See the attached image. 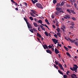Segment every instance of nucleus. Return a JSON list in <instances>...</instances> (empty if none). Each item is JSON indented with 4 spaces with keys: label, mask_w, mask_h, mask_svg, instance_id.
Wrapping results in <instances>:
<instances>
[{
    "label": "nucleus",
    "mask_w": 78,
    "mask_h": 78,
    "mask_svg": "<svg viewBox=\"0 0 78 78\" xmlns=\"http://www.w3.org/2000/svg\"><path fill=\"white\" fill-rule=\"evenodd\" d=\"M11 1L13 3H15V2H14L13 0H11Z\"/></svg>",
    "instance_id": "nucleus-47"
},
{
    "label": "nucleus",
    "mask_w": 78,
    "mask_h": 78,
    "mask_svg": "<svg viewBox=\"0 0 78 78\" xmlns=\"http://www.w3.org/2000/svg\"><path fill=\"white\" fill-rule=\"evenodd\" d=\"M15 9L16 10V11H18V8H16Z\"/></svg>",
    "instance_id": "nucleus-63"
},
{
    "label": "nucleus",
    "mask_w": 78,
    "mask_h": 78,
    "mask_svg": "<svg viewBox=\"0 0 78 78\" xmlns=\"http://www.w3.org/2000/svg\"><path fill=\"white\" fill-rule=\"evenodd\" d=\"M70 25H72V26H74L75 25V24L74 23V22H71L70 23Z\"/></svg>",
    "instance_id": "nucleus-24"
},
{
    "label": "nucleus",
    "mask_w": 78,
    "mask_h": 78,
    "mask_svg": "<svg viewBox=\"0 0 78 78\" xmlns=\"http://www.w3.org/2000/svg\"><path fill=\"white\" fill-rule=\"evenodd\" d=\"M52 19H54L55 18V16L54 15H52Z\"/></svg>",
    "instance_id": "nucleus-62"
},
{
    "label": "nucleus",
    "mask_w": 78,
    "mask_h": 78,
    "mask_svg": "<svg viewBox=\"0 0 78 78\" xmlns=\"http://www.w3.org/2000/svg\"><path fill=\"white\" fill-rule=\"evenodd\" d=\"M44 34L46 35V36H47V37H48V33L47 32H46V31L45 32Z\"/></svg>",
    "instance_id": "nucleus-25"
},
{
    "label": "nucleus",
    "mask_w": 78,
    "mask_h": 78,
    "mask_svg": "<svg viewBox=\"0 0 78 78\" xmlns=\"http://www.w3.org/2000/svg\"><path fill=\"white\" fill-rule=\"evenodd\" d=\"M72 12V13L74 14H76V13L75 12H74V11H73V12Z\"/></svg>",
    "instance_id": "nucleus-51"
},
{
    "label": "nucleus",
    "mask_w": 78,
    "mask_h": 78,
    "mask_svg": "<svg viewBox=\"0 0 78 78\" xmlns=\"http://www.w3.org/2000/svg\"><path fill=\"white\" fill-rule=\"evenodd\" d=\"M56 25L58 27L59 26L58 24V23H56Z\"/></svg>",
    "instance_id": "nucleus-60"
},
{
    "label": "nucleus",
    "mask_w": 78,
    "mask_h": 78,
    "mask_svg": "<svg viewBox=\"0 0 78 78\" xmlns=\"http://www.w3.org/2000/svg\"><path fill=\"white\" fill-rule=\"evenodd\" d=\"M34 20L35 21V22H37V19L36 18H34Z\"/></svg>",
    "instance_id": "nucleus-52"
},
{
    "label": "nucleus",
    "mask_w": 78,
    "mask_h": 78,
    "mask_svg": "<svg viewBox=\"0 0 78 78\" xmlns=\"http://www.w3.org/2000/svg\"><path fill=\"white\" fill-rule=\"evenodd\" d=\"M74 66L73 67V71H75V72L76 73H77V69L78 68L77 66L76 65H74Z\"/></svg>",
    "instance_id": "nucleus-1"
},
{
    "label": "nucleus",
    "mask_w": 78,
    "mask_h": 78,
    "mask_svg": "<svg viewBox=\"0 0 78 78\" xmlns=\"http://www.w3.org/2000/svg\"><path fill=\"white\" fill-rule=\"evenodd\" d=\"M58 72L60 74H62V75H63V73L61 72V71L59 70H58Z\"/></svg>",
    "instance_id": "nucleus-22"
},
{
    "label": "nucleus",
    "mask_w": 78,
    "mask_h": 78,
    "mask_svg": "<svg viewBox=\"0 0 78 78\" xmlns=\"http://www.w3.org/2000/svg\"><path fill=\"white\" fill-rule=\"evenodd\" d=\"M40 27H41V28L43 30L45 31V29L44 28V27L43 26L40 25Z\"/></svg>",
    "instance_id": "nucleus-20"
},
{
    "label": "nucleus",
    "mask_w": 78,
    "mask_h": 78,
    "mask_svg": "<svg viewBox=\"0 0 78 78\" xmlns=\"http://www.w3.org/2000/svg\"><path fill=\"white\" fill-rule=\"evenodd\" d=\"M24 19L25 21V22H26L27 24L28 23V22H27L28 20L25 17L24 18Z\"/></svg>",
    "instance_id": "nucleus-21"
},
{
    "label": "nucleus",
    "mask_w": 78,
    "mask_h": 78,
    "mask_svg": "<svg viewBox=\"0 0 78 78\" xmlns=\"http://www.w3.org/2000/svg\"><path fill=\"white\" fill-rule=\"evenodd\" d=\"M77 5L76 4V3H75L74 4V6L75 7V8L76 9L77 11H78V8L77 6Z\"/></svg>",
    "instance_id": "nucleus-16"
},
{
    "label": "nucleus",
    "mask_w": 78,
    "mask_h": 78,
    "mask_svg": "<svg viewBox=\"0 0 78 78\" xmlns=\"http://www.w3.org/2000/svg\"><path fill=\"white\" fill-rule=\"evenodd\" d=\"M68 47L70 49L72 48V47L70 46H68Z\"/></svg>",
    "instance_id": "nucleus-54"
},
{
    "label": "nucleus",
    "mask_w": 78,
    "mask_h": 78,
    "mask_svg": "<svg viewBox=\"0 0 78 78\" xmlns=\"http://www.w3.org/2000/svg\"><path fill=\"white\" fill-rule=\"evenodd\" d=\"M57 45L60 47H62V45L61 44H57Z\"/></svg>",
    "instance_id": "nucleus-45"
},
{
    "label": "nucleus",
    "mask_w": 78,
    "mask_h": 78,
    "mask_svg": "<svg viewBox=\"0 0 78 78\" xmlns=\"http://www.w3.org/2000/svg\"><path fill=\"white\" fill-rule=\"evenodd\" d=\"M29 30L32 33H34V30L32 29H30Z\"/></svg>",
    "instance_id": "nucleus-34"
},
{
    "label": "nucleus",
    "mask_w": 78,
    "mask_h": 78,
    "mask_svg": "<svg viewBox=\"0 0 78 78\" xmlns=\"http://www.w3.org/2000/svg\"><path fill=\"white\" fill-rule=\"evenodd\" d=\"M62 27L64 29H66V27L64 25H62Z\"/></svg>",
    "instance_id": "nucleus-48"
},
{
    "label": "nucleus",
    "mask_w": 78,
    "mask_h": 78,
    "mask_svg": "<svg viewBox=\"0 0 78 78\" xmlns=\"http://www.w3.org/2000/svg\"><path fill=\"white\" fill-rule=\"evenodd\" d=\"M41 40L43 41L44 40V39L43 37H41Z\"/></svg>",
    "instance_id": "nucleus-58"
},
{
    "label": "nucleus",
    "mask_w": 78,
    "mask_h": 78,
    "mask_svg": "<svg viewBox=\"0 0 78 78\" xmlns=\"http://www.w3.org/2000/svg\"><path fill=\"white\" fill-rule=\"evenodd\" d=\"M30 14L32 16H33V17H36V16L35 15H34V14L32 12H30Z\"/></svg>",
    "instance_id": "nucleus-17"
},
{
    "label": "nucleus",
    "mask_w": 78,
    "mask_h": 78,
    "mask_svg": "<svg viewBox=\"0 0 78 78\" xmlns=\"http://www.w3.org/2000/svg\"><path fill=\"white\" fill-rule=\"evenodd\" d=\"M30 11L35 14H36L37 13V12H36V11H35V10H34L31 9L30 10Z\"/></svg>",
    "instance_id": "nucleus-14"
},
{
    "label": "nucleus",
    "mask_w": 78,
    "mask_h": 78,
    "mask_svg": "<svg viewBox=\"0 0 78 78\" xmlns=\"http://www.w3.org/2000/svg\"><path fill=\"white\" fill-rule=\"evenodd\" d=\"M48 47L49 48H52V46H51V45H49L48 46Z\"/></svg>",
    "instance_id": "nucleus-43"
},
{
    "label": "nucleus",
    "mask_w": 78,
    "mask_h": 78,
    "mask_svg": "<svg viewBox=\"0 0 78 78\" xmlns=\"http://www.w3.org/2000/svg\"><path fill=\"white\" fill-rule=\"evenodd\" d=\"M57 29H56V30L57 31V32H59L60 31V29L58 27H57Z\"/></svg>",
    "instance_id": "nucleus-27"
},
{
    "label": "nucleus",
    "mask_w": 78,
    "mask_h": 78,
    "mask_svg": "<svg viewBox=\"0 0 78 78\" xmlns=\"http://www.w3.org/2000/svg\"><path fill=\"white\" fill-rule=\"evenodd\" d=\"M67 11L69 13H71V12H70V11L69 9H67Z\"/></svg>",
    "instance_id": "nucleus-39"
},
{
    "label": "nucleus",
    "mask_w": 78,
    "mask_h": 78,
    "mask_svg": "<svg viewBox=\"0 0 78 78\" xmlns=\"http://www.w3.org/2000/svg\"><path fill=\"white\" fill-rule=\"evenodd\" d=\"M70 41H71V42H72L73 43H74V41H73V40H70Z\"/></svg>",
    "instance_id": "nucleus-49"
},
{
    "label": "nucleus",
    "mask_w": 78,
    "mask_h": 78,
    "mask_svg": "<svg viewBox=\"0 0 78 78\" xmlns=\"http://www.w3.org/2000/svg\"><path fill=\"white\" fill-rule=\"evenodd\" d=\"M57 35L59 37H61V33L60 32H58L57 33Z\"/></svg>",
    "instance_id": "nucleus-19"
},
{
    "label": "nucleus",
    "mask_w": 78,
    "mask_h": 78,
    "mask_svg": "<svg viewBox=\"0 0 78 78\" xmlns=\"http://www.w3.org/2000/svg\"><path fill=\"white\" fill-rule=\"evenodd\" d=\"M40 29H41V28H40V27H38V31H40Z\"/></svg>",
    "instance_id": "nucleus-46"
},
{
    "label": "nucleus",
    "mask_w": 78,
    "mask_h": 78,
    "mask_svg": "<svg viewBox=\"0 0 78 78\" xmlns=\"http://www.w3.org/2000/svg\"><path fill=\"white\" fill-rule=\"evenodd\" d=\"M53 3L54 4H55V3H57V1H56V0H53Z\"/></svg>",
    "instance_id": "nucleus-33"
},
{
    "label": "nucleus",
    "mask_w": 78,
    "mask_h": 78,
    "mask_svg": "<svg viewBox=\"0 0 78 78\" xmlns=\"http://www.w3.org/2000/svg\"><path fill=\"white\" fill-rule=\"evenodd\" d=\"M73 27V26H70V28H71V29H74V27Z\"/></svg>",
    "instance_id": "nucleus-55"
},
{
    "label": "nucleus",
    "mask_w": 78,
    "mask_h": 78,
    "mask_svg": "<svg viewBox=\"0 0 78 78\" xmlns=\"http://www.w3.org/2000/svg\"><path fill=\"white\" fill-rule=\"evenodd\" d=\"M69 71H67V72L66 73V74H67V75H69V74L68 73H69Z\"/></svg>",
    "instance_id": "nucleus-44"
},
{
    "label": "nucleus",
    "mask_w": 78,
    "mask_h": 78,
    "mask_svg": "<svg viewBox=\"0 0 78 78\" xmlns=\"http://www.w3.org/2000/svg\"><path fill=\"white\" fill-rule=\"evenodd\" d=\"M37 22L39 23H40L42 24V20H39Z\"/></svg>",
    "instance_id": "nucleus-23"
},
{
    "label": "nucleus",
    "mask_w": 78,
    "mask_h": 78,
    "mask_svg": "<svg viewBox=\"0 0 78 78\" xmlns=\"http://www.w3.org/2000/svg\"><path fill=\"white\" fill-rule=\"evenodd\" d=\"M33 30L35 32H37V30L34 28H33Z\"/></svg>",
    "instance_id": "nucleus-35"
},
{
    "label": "nucleus",
    "mask_w": 78,
    "mask_h": 78,
    "mask_svg": "<svg viewBox=\"0 0 78 78\" xmlns=\"http://www.w3.org/2000/svg\"><path fill=\"white\" fill-rule=\"evenodd\" d=\"M63 17L64 19H67V17H66V16H63Z\"/></svg>",
    "instance_id": "nucleus-61"
},
{
    "label": "nucleus",
    "mask_w": 78,
    "mask_h": 78,
    "mask_svg": "<svg viewBox=\"0 0 78 78\" xmlns=\"http://www.w3.org/2000/svg\"><path fill=\"white\" fill-rule=\"evenodd\" d=\"M45 22L46 23H47L48 22V20H47V19H45Z\"/></svg>",
    "instance_id": "nucleus-53"
},
{
    "label": "nucleus",
    "mask_w": 78,
    "mask_h": 78,
    "mask_svg": "<svg viewBox=\"0 0 78 78\" xmlns=\"http://www.w3.org/2000/svg\"><path fill=\"white\" fill-rule=\"evenodd\" d=\"M54 67L55 68L57 69H58V66L55 65V64H53Z\"/></svg>",
    "instance_id": "nucleus-28"
},
{
    "label": "nucleus",
    "mask_w": 78,
    "mask_h": 78,
    "mask_svg": "<svg viewBox=\"0 0 78 78\" xmlns=\"http://www.w3.org/2000/svg\"><path fill=\"white\" fill-rule=\"evenodd\" d=\"M70 69L71 70H72V71H74L73 68H72L70 67Z\"/></svg>",
    "instance_id": "nucleus-56"
},
{
    "label": "nucleus",
    "mask_w": 78,
    "mask_h": 78,
    "mask_svg": "<svg viewBox=\"0 0 78 78\" xmlns=\"http://www.w3.org/2000/svg\"><path fill=\"white\" fill-rule=\"evenodd\" d=\"M52 27H53L54 29H55V25H52Z\"/></svg>",
    "instance_id": "nucleus-50"
},
{
    "label": "nucleus",
    "mask_w": 78,
    "mask_h": 78,
    "mask_svg": "<svg viewBox=\"0 0 78 78\" xmlns=\"http://www.w3.org/2000/svg\"><path fill=\"white\" fill-rule=\"evenodd\" d=\"M66 53L68 56H70V54L69 53V52H66Z\"/></svg>",
    "instance_id": "nucleus-41"
},
{
    "label": "nucleus",
    "mask_w": 78,
    "mask_h": 78,
    "mask_svg": "<svg viewBox=\"0 0 78 78\" xmlns=\"http://www.w3.org/2000/svg\"><path fill=\"white\" fill-rule=\"evenodd\" d=\"M75 44L77 46H78V43H77V42H75Z\"/></svg>",
    "instance_id": "nucleus-42"
},
{
    "label": "nucleus",
    "mask_w": 78,
    "mask_h": 78,
    "mask_svg": "<svg viewBox=\"0 0 78 78\" xmlns=\"http://www.w3.org/2000/svg\"><path fill=\"white\" fill-rule=\"evenodd\" d=\"M43 47L44 48V49H48V46L46 45V44H44V45H43Z\"/></svg>",
    "instance_id": "nucleus-13"
},
{
    "label": "nucleus",
    "mask_w": 78,
    "mask_h": 78,
    "mask_svg": "<svg viewBox=\"0 0 78 78\" xmlns=\"http://www.w3.org/2000/svg\"><path fill=\"white\" fill-rule=\"evenodd\" d=\"M52 41L54 42L55 44H56L57 43L58 41V40H56V39H52Z\"/></svg>",
    "instance_id": "nucleus-5"
},
{
    "label": "nucleus",
    "mask_w": 78,
    "mask_h": 78,
    "mask_svg": "<svg viewBox=\"0 0 78 78\" xmlns=\"http://www.w3.org/2000/svg\"><path fill=\"white\" fill-rule=\"evenodd\" d=\"M65 16L69 19H70V16L69 15H65Z\"/></svg>",
    "instance_id": "nucleus-18"
},
{
    "label": "nucleus",
    "mask_w": 78,
    "mask_h": 78,
    "mask_svg": "<svg viewBox=\"0 0 78 78\" xmlns=\"http://www.w3.org/2000/svg\"><path fill=\"white\" fill-rule=\"evenodd\" d=\"M58 66H59L60 68V69H61V70H63V71H64L62 65L60 63H59L58 64Z\"/></svg>",
    "instance_id": "nucleus-4"
},
{
    "label": "nucleus",
    "mask_w": 78,
    "mask_h": 78,
    "mask_svg": "<svg viewBox=\"0 0 78 78\" xmlns=\"http://www.w3.org/2000/svg\"><path fill=\"white\" fill-rule=\"evenodd\" d=\"M37 40H38V41H40V39H39L38 37H37Z\"/></svg>",
    "instance_id": "nucleus-64"
},
{
    "label": "nucleus",
    "mask_w": 78,
    "mask_h": 78,
    "mask_svg": "<svg viewBox=\"0 0 78 78\" xmlns=\"http://www.w3.org/2000/svg\"><path fill=\"white\" fill-rule=\"evenodd\" d=\"M61 12L62 13H64V12L63 11V10H61L60 11H56L55 12V14L58 15L59 14V13Z\"/></svg>",
    "instance_id": "nucleus-3"
},
{
    "label": "nucleus",
    "mask_w": 78,
    "mask_h": 78,
    "mask_svg": "<svg viewBox=\"0 0 78 78\" xmlns=\"http://www.w3.org/2000/svg\"><path fill=\"white\" fill-rule=\"evenodd\" d=\"M64 48L67 51H68V49L65 46H64Z\"/></svg>",
    "instance_id": "nucleus-37"
},
{
    "label": "nucleus",
    "mask_w": 78,
    "mask_h": 78,
    "mask_svg": "<svg viewBox=\"0 0 78 78\" xmlns=\"http://www.w3.org/2000/svg\"><path fill=\"white\" fill-rule=\"evenodd\" d=\"M55 64L57 65H58V64L59 63V62L58 61H57L56 60H55Z\"/></svg>",
    "instance_id": "nucleus-29"
},
{
    "label": "nucleus",
    "mask_w": 78,
    "mask_h": 78,
    "mask_svg": "<svg viewBox=\"0 0 78 78\" xmlns=\"http://www.w3.org/2000/svg\"><path fill=\"white\" fill-rule=\"evenodd\" d=\"M31 1L34 4L37 2H38V1L37 0H34V1L33 0H31Z\"/></svg>",
    "instance_id": "nucleus-11"
},
{
    "label": "nucleus",
    "mask_w": 78,
    "mask_h": 78,
    "mask_svg": "<svg viewBox=\"0 0 78 78\" xmlns=\"http://www.w3.org/2000/svg\"><path fill=\"white\" fill-rule=\"evenodd\" d=\"M36 6L37 7H38V8H40L41 9H43V7L42 5L40 3H36Z\"/></svg>",
    "instance_id": "nucleus-2"
},
{
    "label": "nucleus",
    "mask_w": 78,
    "mask_h": 78,
    "mask_svg": "<svg viewBox=\"0 0 78 78\" xmlns=\"http://www.w3.org/2000/svg\"><path fill=\"white\" fill-rule=\"evenodd\" d=\"M61 29L64 32L65 31V30L63 28H61Z\"/></svg>",
    "instance_id": "nucleus-57"
},
{
    "label": "nucleus",
    "mask_w": 78,
    "mask_h": 78,
    "mask_svg": "<svg viewBox=\"0 0 78 78\" xmlns=\"http://www.w3.org/2000/svg\"><path fill=\"white\" fill-rule=\"evenodd\" d=\"M33 25H34V26L36 27H38V25L37 23L35 22L33 23Z\"/></svg>",
    "instance_id": "nucleus-12"
},
{
    "label": "nucleus",
    "mask_w": 78,
    "mask_h": 78,
    "mask_svg": "<svg viewBox=\"0 0 78 78\" xmlns=\"http://www.w3.org/2000/svg\"><path fill=\"white\" fill-rule=\"evenodd\" d=\"M30 20L32 21H33L34 20V19L32 16H30Z\"/></svg>",
    "instance_id": "nucleus-32"
},
{
    "label": "nucleus",
    "mask_w": 78,
    "mask_h": 78,
    "mask_svg": "<svg viewBox=\"0 0 78 78\" xmlns=\"http://www.w3.org/2000/svg\"><path fill=\"white\" fill-rule=\"evenodd\" d=\"M46 52L47 53H48L50 54H51L52 53V52L50 50L47 49L46 50Z\"/></svg>",
    "instance_id": "nucleus-9"
},
{
    "label": "nucleus",
    "mask_w": 78,
    "mask_h": 78,
    "mask_svg": "<svg viewBox=\"0 0 78 78\" xmlns=\"http://www.w3.org/2000/svg\"><path fill=\"white\" fill-rule=\"evenodd\" d=\"M55 53L57 54H58V53H59V52L58 50V49H57V48H55Z\"/></svg>",
    "instance_id": "nucleus-8"
},
{
    "label": "nucleus",
    "mask_w": 78,
    "mask_h": 78,
    "mask_svg": "<svg viewBox=\"0 0 78 78\" xmlns=\"http://www.w3.org/2000/svg\"><path fill=\"white\" fill-rule=\"evenodd\" d=\"M57 11H62V9L61 8H58V7H57L55 9Z\"/></svg>",
    "instance_id": "nucleus-10"
},
{
    "label": "nucleus",
    "mask_w": 78,
    "mask_h": 78,
    "mask_svg": "<svg viewBox=\"0 0 78 78\" xmlns=\"http://www.w3.org/2000/svg\"><path fill=\"white\" fill-rule=\"evenodd\" d=\"M61 6V5H60V3H58L57 4L56 6L57 7H59Z\"/></svg>",
    "instance_id": "nucleus-31"
},
{
    "label": "nucleus",
    "mask_w": 78,
    "mask_h": 78,
    "mask_svg": "<svg viewBox=\"0 0 78 78\" xmlns=\"http://www.w3.org/2000/svg\"><path fill=\"white\" fill-rule=\"evenodd\" d=\"M41 25L44 26H45L46 27H47L49 30V28L46 24H45L44 25L43 24H41Z\"/></svg>",
    "instance_id": "nucleus-30"
},
{
    "label": "nucleus",
    "mask_w": 78,
    "mask_h": 78,
    "mask_svg": "<svg viewBox=\"0 0 78 78\" xmlns=\"http://www.w3.org/2000/svg\"><path fill=\"white\" fill-rule=\"evenodd\" d=\"M74 76L76 77V78H78V77H76V75L75 74H72L71 75V76L72 78H75Z\"/></svg>",
    "instance_id": "nucleus-7"
},
{
    "label": "nucleus",
    "mask_w": 78,
    "mask_h": 78,
    "mask_svg": "<svg viewBox=\"0 0 78 78\" xmlns=\"http://www.w3.org/2000/svg\"><path fill=\"white\" fill-rule=\"evenodd\" d=\"M54 36L56 38H57L58 36L56 34H55L54 35Z\"/></svg>",
    "instance_id": "nucleus-40"
},
{
    "label": "nucleus",
    "mask_w": 78,
    "mask_h": 78,
    "mask_svg": "<svg viewBox=\"0 0 78 78\" xmlns=\"http://www.w3.org/2000/svg\"><path fill=\"white\" fill-rule=\"evenodd\" d=\"M51 50H52V51H54V49L53 48H51Z\"/></svg>",
    "instance_id": "nucleus-59"
},
{
    "label": "nucleus",
    "mask_w": 78,
    "mask_h": 78,
    "mask_svg": "<svg viewBox=\"0 0 78 78\" xmlns=\"http://www.w3.org/2000/svg\"><path fill=\"white\" fill-rule=\"evenodd\" d=\"M27 27H28V28L29 29L32 28H33L31 26V24H30V23H27Z\"/></svg>",
    "instance_id": "nucleus-6"
},
{
    "label": "nucleus",
    "mask_w": 78,
    "mask_h": 78,
    "mask_svg": "<svg viewBox=\"0 0 78 78\" xmlns=\"http://www.w3.org/2000/svg\"><path fill=\"white\" fill-rule=\"evenodd\" d=\"M67 77V76L66 75H64L63 76L64 78H68Z\"/></svg>",
    "instance_id": "nucleus-38"
},
{
    "label": "nucleus",
    "mask_w": 78,
    "mask_h": 78,
    "mask_svg": "<svg viewBox=\"0 0 78 78\" xmlns=\"http://www.w3.org/2000/svg\"><path fill=\"white\" fill-rule=\"evenodd\" d=\"M72 19L73 20H74V21H75V20H76V18H75V17H72Z\"/></svg>",
    "instance_id": "nucleus-36"
},
{
    "label": "nucleus",
    "mask_w": 78,
    "mask_h": 78,
    "mask_svg": "<svg viewBox=\"0 0 78 78\" xmlns=\"http://www.w3.org/2000/svg\"><path fill=\"white\" fill-rule=\"evenodd\" d=\"M65 2L64 1H62V3H61V4H60V5L62 6L64 4Z\"/></svg>",
    "instance_id": "nucleus-26"
},
{
    "label": "nucleus",
    "mask_w": 78,
    "mask_h": 78,
    "mask_svg": "<svg viewBox=\"0 0 78 78\" xmlns=\"http://www.w3.org/2000/svg\"><path fill=\"white\" fill-rule=\"evenodd\" d=\"M36 35L39 38H41V35L40 34H39L38 33H37V34H36Z\"/></svg>",
    "instance_id": "nucleus-15"
}]
</instances>
